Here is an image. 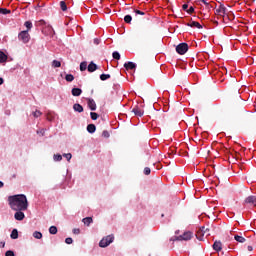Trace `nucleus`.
Here are the masks:
<instances>
[{"mask_svg":"<svg viewBox=\"0 0 256 256\" xmlns=\"http://www.w3.org/2000/svg\"><path fill=\"white\" fill-rule=\"evenodd\" d=\"M88 70V66H87V62L83 61L80 63V71H87Z\"/></svg>","mask_w":256,"mask_h":256,"instance_id":"obj_23","label":"nucleus"},{"mask_svg":"<svg viewBox=\"0 0 256 256\" xmlns=\"http://www.w3.org/2000/svg\"><path fill=\"white\" fill-rule=\"evenodd\" d=\"M191 239H193V232L191 231H186L177 237L178 241H191Z\"/></svg>","mask_w":256,"mask_h":256,"instance_id":"obj_5","label":"nucleus"},{"mask_svg":"<svg viewBox=\"0 0 256 256\" xmlns=\"http://www.w3.org/2000/svg\"><path fill=\"white\" fill-rule=\"evenodd\" d=\"M112 57H113V59H116L117 61H119V59H121V54H119L118 51H114L112 53Z\"/></svg>","mask_w":256,"mask_h":256,"instance_id":"obj_29","label":"nucleus"},{"mask_svg":"<svg viewBox=\"0 0 256 256\" xmlns=\"http://www.w3.org/2000/svg\"><path fill=\"white\" fill-rule=\"evenodd\" d=\"M3 187H5V183H3V181L0 180V189H3Z\"/></svg>","mask_w":256,"mask_h":256,"instance_id":"obj_49","label":"nucleus"},{"mask_svg":"<svg viewBox=\"0 0 256 256\" xmlns=\"http://www.w3.org/2000/svg\"><path fill=\"white\" fill-rule=\"evenodd\" d=\"M65 243H66L67 245H71V244L73 243V238H71V237L66 238V239H65Z\"/></svg>","mask_w":256,"mask_h":256,"instance_id":"obj_38","label":"nucleus"},{"mask_svg":"<svg viewBox=\"0 0 256 256\" xmlns=\"http://www.w3.org/2000/svg\"><path fill=\"white\" fill-rule=\"evenodd\" d=\"M19 41H23L24 43H27L31 39V35H29V30L21 31L18 34Z\"/></svg>","mask_w":256,"mask_h":256,"instance_id":"obj_4","label":"nucleus"},{"mask_svg":"<svg viewBox=\"0 0 256 256\" xmlns=\"http://www.w3.org/2000/svg\"><path fill=\"white\" fill-rule=\"evenodd\" d=\"M124 68L126 71H133V69H137V64L129 61L124 64Z\"/></svg>","mask_w":256,"mask_h":256,"instance_id":"obj_8","label":"nucleus"},{"mask_svg":"<svg viewBox=\"0 0 256 256\" xmlns=\"http://www.w3.org/2000/svg\"><path fill=\"white\" fill-rule=\"evenodd\" d=\"M87 131L88 133H95V131H97V127L95 126V124H88L87 125Z\"/></svg>","mask_w":256,"mask_h":256,"instance_id":"obj_15","label":"nucleus"},{"mask_svg":"<svg viewBox=\"0 0 256 256\" xmlns=\"http://www.w3.org/2000/svg\"><path fill=\"white\" fill-rule=\"evenodd\" d=\"M102 135H103L106 139H109V137H110L109 131H107V130H104V131L102 132Z\"/></svg>","mask_w":256,"mask_h":256,"instance_id":"obj_39","label":"nucleus"},{"mask_svg":"<svg viewBox=\"0 0 256 256\" xmlns=\"http://www.w3.org/2000/svg\"><path fill=\"white\" fill-rule=\"evenodd\" d=\"M82 221H83L84 225H87V227H89L91 225V223H93V218L86 217V218H83Z\"/></svg>","mask_w":256,"mask_h":256,"instance_id":"obj_18","label":"nucleus"},{"mask_svg":"<svg viewBox=\"0 0 256 256\" xmlns=\"http://www.w3.org/2000/svg\"><path fill=\"white\" fill-rule=\"evenodd\" d=\"M212 247H213L214 251H217L219 253V251H221V249H223V244H221L220 241H215Z\"/></svg>","mask_w":256,"mask_h":256,"instance_id":"obj_12","label":"nucleus"},{"mask_svg":"<svg viewBox=\"0 0 256 256\" xmlns=\"http://www.w3.org/2000/svg\"><path fill=\"white\" fill-rule=\"evenodd\" d=\"M60 8H61V11H67V2L60 1Z\"/></svg>","mask_w":256,"mask_h":256,"instance_id":"obj_28","label":"nucleus"},{"mask_svg":"<svg viewBox=\"0 0 256 256\" xmlns=\"http://www.w3.org/2000/svg\"><path fill=\"white\" fill-rule=\"evenodd\" d=\"M37 135H42V137L45 135V129L37 130Z\"/></svg>","mask_w":256,"mask_h":256,"instance_id":"obj_42","label":"nucleus"},{"mask_svg":"<svg viewBox=\"0 0 256 256\" xmlns=\"http://www.w3.org/2000/svg\"><path fill=\"white\" fill-rule=\"evenodd\" d=\"M33 237H34V239H42L43 234L39 231H35V232H33Z\"/></svg>","mask_w":256,"mask_h":256,"instance_id":"obj_25","label":"nucleus"},{"mask_svg":"<svg viewBox=\"0 0 256 256\" xmlns=\"http://www.w3.org/2000/svg\"><path fill=\"white\" fill-rule=\"evenodd\" d=\"M97 69H99V67L97 66V64H95V62H90L88 65V72L89 73H95V71H97Z\"/></svg>","mask_w":256,"mask_h":256,"instance_id":"obj_9","label":"nucleus"},{"mask_svg":"<svg viewBox=\"0 0 256 256\" xmlns=\"http://www.w3.org/2000/svg\"><path fill=\"white\" fill-rule=\"evenodd\" d=\"M136 15H145V12L141 10H135Z\"/></svg>","mask_w":256,"mask_h":256,"instance_id":"obj_45","label":"nucleus"},{"mask_svg":"<svg viewBox=\"0 0 256 256\" xmlns=\"http://www.w3.org/2000/svg\"><path fill=\"white\" fill-rule=\"evenodd\" d=\"M73 233L74 235H79V233H81V230L79 228H74Z\"/></svg>","mask_w":256,"mask_h":256,"instance_id":"obj_43","label":"nucleus"},{"mask_svg":"<svg viewBox=\"0 0 256 256\" xmlns=\"http://www.w3.org/2000/svg\"><path fill=\"white\" fill-rule=\"evenodd\" d=\"M24 27H26L27 31H31V29H33V23L31 21H26Z\"/></svg>","mask_w":256,"mask_h":256,"instance_id":"obj_22","label":"nucleus"},{"mask_svg":"<svg viewBox=\"0 0 256 256\" xmlns=\"http://www.w3.org/2000/svg\"><path fill=\"white\" fill-rule=\"evenodd\" d=\"M49 233H50V235H57V228H56V226H51L49 228Z\"/></svg>","mask_w":256,"mask_h":256,"instance_id":"obj_32","label":"nucleus"},{"mask_svg":"<svg viewBox=\"0 0 256 256\" xmlns=\"http://www.w3.org/2000/svg\"><path fill=\"white\" fill-rule=\"evenodd\" d=\"M52 67H54V68H59V67H61V61L53 60V61H52Z\"/></svg>","mask_w":256,"mask_h":256,"instance_id":"obj_33","label":"nucleus"},{"mask_svg":"<svg viewBox=\"0 0 256 256\" xmlns=\"http://www.w3.org/2000/svg\"><path fill=\"white\" fill-rule=\"evenodd\" d=\"M3 83H4L3 78H0V85H3Z\"/></svg>","mask_w":256,"mask_h":256,"instance_id":"obj_51","label":"nucleus"},{"mask_svg":"<svg viewBox=\"0 0 256 256\" xmlns=\"http://www.w3.org/2000/svg\"><path fill=\"white\" fill-rule=\"evenodd\" d=\"M247 249L248 251H253V246H248Z\"/></svg>","mask_w":256,"mask_h":256,"instance_id":"obj_50","label":"nucleus"},{"mask_svg":"<svg viewBox=\"0 0 256 256\" xmlns=\"http://www.w3.org/2000/svg\"><path fill=\"white\" fill-rule=\"evenodd\" d=\"M201 2L204 3V5H207V1L201 0Z\"/></svg>","mask_w":256,"mask_h":256,"instance_id":"obj_53","label":"nucleus"},{"mask_svg":"<svg viewBox=\"0 0 256 256\" xmlns=\"http://www.w3.org/2000/svg\"><path fill=\"white\" fill-rule=\"evenodd\" d=\"M81 93H83V90L81 88H72L71 94L73 97H80Z\"/></svg>","mask_w":256,"mask_h":256,"instance_id":"obj_11","label":"nucleus"},{"mask_svg":"<svg viewBox=\"0 0 256 256\" xmlns=\"http://www.w3.org/2000/svg\"><path fill=\"white\" fill-rule=\"evenodd\" d=\"M234 239L235 241H237V243H245L246 239L243 236L240 235H234Z\"/></svg>","mask_w":256,"mask_h":256,"instance_id":"obj_19","label":"nucleus"},{"mask_svg":"<svg viewBox=\"0 0 256 256\" xmlns=\"http://www.w3.org/2000/svg\"><path fill=\"white\" fill-rule=\"evenodd\" d=\"M0 13L2 15H9V14H11V10H9L7 8H0Z\"/></svg>","mask_w":256,"mask_h":256,"instance_id":"obj_27","label":"nucleus"},{"mask_svg":"<svg viewBox=\"0 0 256 256\" xmlns=\"http://www.w3.org/2000/svg\"><path fill=\"white\" fill-rule=\"evenodd\" d=\"M88 107L90 111H96L97 110V103H95V100L88 99Z\"/></svg>","mask_w":256,"mask_h":256,"instance_id":"obj_10","label":"nucleus"},{"mask_svg":"<svg viewBox=\"0 0 256 256\" xmlns=\"http://www.w3.org/2000/svg\"><path fill=\"white\" fill-rule=\"evenodd\" d=\"M8 204L12 211H27L29 202L24 194H16L8 197Z\"/></svg>","mask_w":256,"mask_h":256,"instance_id":"obj_1","label":"nucleus"},{"mask_svg":"<svg viewBox=\"0 0 256 256\" xmlns=\"http://www.w3.org/2000/svg\"><path fill=\"white\" fill-rule=\"evenodd\" d=\"M132 113H134L137 117H143V110H141L139 107L133 108Z\"/></svg>","mask_w":256,"mask_h":256,"instance_id":"obj_14","label":"nucleus"},{"mask_svg":"<svg viewBox=\"0 0 256 256\" xmlns=\"http://www.w3.org/2000/svg\"><path fill=\"white\" fill-rule=\"evenodd\" d=\"M5 256H15V252H13L12 250H8L6 251Z\"/></svg>","mask_w":256,"mask_h":256,"instance_id":"obj_40","label":"nucleus"},{"mask_svg":"<svg viewBox=\"0 0 256 256\" xmlns=\"http://www.w3.org/2000/svg\"><path fill=\"white\" fill-rule=\"evenodd\" d=\"M182 9H183V11L187 12L188 9H189V5L188 4H183Z\"/></svg>","mask_w":256,"mask_h":256,"instance_id":"obj_44","label":"nucleus"},{"mask_svg":"<svg viewBox=\"0 0 256 256\" xmlns=\"http://www.w3.org/2000/svg\"><path fill=\"white\" fill-rule=\"evenodd\" d=\"M187 27H196L197 29H203V26L197 21H192L188 23Z\"/></svg>","mask_w":256,"mask_h":256,"instance_id":"obj_13","label":"nucleus"},{"mask_svg":"<svg viewBox=\"0 0 256 256\" xmlns=\"http://www.w3.org/2000/svg\"><path fill=\"white\" fill-rule=\"evenodd\" d=\"M53 159L56 162L63 161V156L61 154H54Z\"/></svg>","mask_w":256,"mask_h":256,"instance_id":"obj_26","label":"nucleus"},{"mask_svg":"<svg viewBox=\"0 0 256 256\" xmlns=\"http://www.w3.org/2000/svg\"><path fill=\"white\" fill-rule=\"evenodd\" d=\"M256 201V198L255 196H248L246 199H245V203H248V204H252L255 203Z\"/></svg>","mask_w":256,"mask_h":256,"instance_id":"obj_20","label":"nucleus"},{"mask_svg":"<svg viewBox=\"0 0 256 256\" xmlns=\"http://www.w3.org/2000/svg\"><path fill=\"white\" fill-rule=\"evenodd\" d=\"M113 241H115V236L108 235L102 238V240L99 242V247H102V248L109 247V244L113 243Z\"/></svg>","mask_w":256,"mask_h":256,"instance_id":"obj_2","label":"nucleus"},{"mask_svg":"<svg viewBox=\"0 0 256 256\" xmlns=\"http://www.w3.org/2000/svg\"><path fill=\"white\" fill-rule=\"evenodd\" d=\"M90 117L92 121H97V119H99V114H97L96 112H91Z\"/></svg>","mask_w":256,"mask_h":256,"instance_id":"obj_31","label":"nucleus"},{"mask_svg":"<svg viewBox=\"0 0 256 256\" xmlns=\"http://www.w3.org/2000/svg\"><path fill=\"white\" fill-rule=\"evenodd\" d=\"M195 12V8L193 6H190L187 10V13H189L191 15V13Z\"/></svg>","mask_w":256,"mask_h":256,"instance_id":"obj_41","label":"nucleus"},{"mask_svg":"<svg viewBox=\"0 0 256 256\" xmlns=\"http://www.w3.org/2000/svg\"><path fill=\"white\" fill-rule=\"evenodd\" d=\"M101 43V40L99 38L94 39V45H99Z\"/></svg>","mask_w":256,"mask_h":256,"instance_id":"obj_47","label":"nucleus"},{"mask_svg":"<svg viewBox=\"0 0 256 256\" xmlns=\"http://www.w3.org/2000/svg\"><path fill=\"white\" fill-rule=\"evenodd\" d=\"M196 237H197V239H198L199 241H203V236H199V232H198V234H196Z\"/></svg>","mask_w":256,"mask_h":256,"instance_id":"obj_48","label":"nucleus"},{"mask_svg":"<svg viewBox=\"0 0 256 256\" xmlns=\"http://www.w3.org/2000/svg\"><path fill=\"white\" fill-rule=\"evenodd\" d=\"M32 115H33V117H35L37 119L38 117H41V115H43V113L39 110H36V111L32 112Z\"/></svg>","mask_w":256,"mask_h":256,"instance_id":"obj_35","label":"nucleus"},{"mask_svg":"<svg viewBox=\"0 0 256 256\" xmlns=\"http://www.w3.org/2000/svg\"><path fill=\"white\" fill-rule=\"evenodd\" d=\"M63 157H65V159H67V161H71L73 155L71 153H67V154H63Z\"/></svg>","mask_w":256,"mask_h":256,"instance_id":"obj_36","label":"nucleus"},{"mask_svg":"<svg viewBox=\"0 0 256 256\" xmlns=\"http://www.w3.org/2000/svg\"><path fill=\"white\" fill-rule=\"evenodd\" d=\"M65 80L68 81V83H71L75 80V76H73L72 74H66Z\"/></svg>","mask_w":256,"mask_h":256,"instance_id":"obj_24","label":"nucleus"},{"mask_svg":"<svg viewBox=\"0 0 256 256\" xmlns=\"http://www.w3.org/2000/svg\"><path fill=\"white\" fill-rule=\"evenodd\" d=\"M216 15H220V17H225V15H227V8L225 5L220 4L219 7L216 8Z\"/></svg>","mask_w":256,"mask_h":256,"instance_id":"obj_6","label":"nucleus"},{"mask_svg":"<svg viewBox=\"0 0 256 256\" xmlns=\"http://www.w3.org/2000/svg\"><path fill=\"white\" fill-rule=\"evenodd\" d=\"M11 239H19V231L17 229H13L10 234Z\"/></svg>","mask_w":256,"mask_h":256,"instance_id":"obj_17","label":"nucleus"},{"mask_svg":"<svg viewBox=\"0 0 256 256\" xmlns=\"http://www.w3.org/2000/svg\"><path fill=\"white\" fill-rule=\"evenodd\" d=\"M100 79H101V81H107V79H111V75L110 74H101Z\"/></svg>","mask_w":256,"mask_h":256,"instance_id":"obj_30","label":"nucleus"},{"mask_svg":"<svg viewBox=\"0 0 256 256\" xmlns=\"http://www.w3.org/2000/svg\"><path fill=\"white\" fill-rule=\"evenodd\" d=\"M7 61V55L0 50V63H5Z\"/></svg>","mask_w":256,"mask_h":256,"instance_id":"obj_21","label":"nucleus"},{"mask_svg":"<svg viewBox=\"0 0 256 256\" xmlns=\"http://www.w3.org/2000/svg\"><path fill=\"white\" fill-rule=\"evenodd\" d=\"M16 211V213L14 214V219L16 221H23V219H25V213H23V211L25 210H14Z\"/></svg>","mask_w":256,"mask_h":256,"instance_id":"obj_7","label":"nucleus"},{"mask_svg":"<svg viewBox=\"0 0 256 256\" xmlns=\"http://www.w3.org/2000/svg\"><path fill=\"white\" fill-rule=\"evenodd\" d=\"M124 21H125V23L130 24L131 21H133V17L128 14V15H126V16L124 17Z\"/></svg>","mask_w":256,"mask_h":256,"instance_id":"obj_34","label":"nucleus"},{"mask_svg":"<svg viewBox=\"0 0 256 256\" xmlns=\"http://www.w3.org/2000/svg\"><path fill=\"white\" fill-rule=\"evenodd\" d=\"M189 51V45L187 43H180L176 46V52L178 55H185Z\"/></svg>","mask_w":256,"mask_h":256,"instance_id":"obj_3","label":"nucleus"},{"mask_svg":"<svg viewBox=\"0 0 256 256\" xmlns=\"http://www.w3.org/2000/svg\"><path fill=\"white\" fill-rule=\"evenodd\" d=\"M73 109L76 113H83V107L79 103L74 104Z\"/></svg>","mask_w":256,"mask_h":256,"instance_id":"obj_16","label":"nucleus"},{"mask_svg":"<svg viewBox=\"0 0 256 256\" xmlns=\"http://www.w3.org/2000/svg\"><path fill=\"white\" fill-rule=\"evenodd\" d=\"M0 247H5V242H1Z\"/></svg>","mask_w":256,"mask_h":256,"instance_id":"obj_52","label":"nucleus"},{"mask_svg":"<svg viewBox=\"0 0 256 256\" xmlns=\"http://www.w3.org/2000/svg\"><path fill=\"white\" fill-rule=\"evenodd\" d=\"M144 175H151V168L145 167L144 168Z\"/></svg>","mask_w":256,"mask_h":256,"instance_id":"obj_37","label":"nucleus"},{"mask_svg":"<svg viewBox=\"0 0 256 256\" xmlns=\"http://www.w3.org/2000/svg\"><path fill=\"white\" fill-rule=\"evenodd\" d=\"M207 229L205 230V227L200 228V233H202V235H205V233H207Z\"/></svg>","mask_w":256,"mask_h":256,"instance_id":"obj_46","label":"nucleus"}]
</instances>
